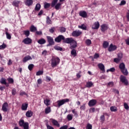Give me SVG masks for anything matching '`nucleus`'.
<instances>
[{"instance_id": "bb28decb", "label": "nucleus", "mask_w": 129, "mask_h": 129, "mask_svg": "<svg viewBox=\"0 0 129 129\" xmlns=\"http://www.w3.org/2000/svg\"><path fill=\"white\" fill-rule=\"evenodd\" d=\"M119 68L121 71L123 70V69H125V64H124V63L122 62L119 64Z\"/></svg>"}, {"instance_id": "4be33fe9", "label": "nucleus", "mask_w": 129, "mask_h": 129, "mask_svg": "<svg viewBox=\"0 0 129 129\" xmlns=\"http://www.w3.org/2000/svg\"><path fill=\"white\" fill-rule=\"evenodd\" d=\"M30 31L32 33H35V32L37 31V27L34 25H31L30 27Z\"/></svg>"}, {"instance_id": "a18cd8bd", "label": "nucleus", "mask_w": 129, "mask_h": 129, "mask_svg": "<svg viewBox=\"0 0 129 129\" xmlns=\"http://www.w3.org/2000/svg\"><path fill=\"white\" fill-rule=\"evenodd\" d=\"M59 31L61 33H65L66 32V28L63 27H61L59 28Z\"/></svg>"}, {"instance_id": "e433bc0d", "label": "nucleus", "mask_w": 129, "mask_h": 129, "mask_svg": "<svg viewBox=\"0 0 129 129\" xmlns=\"http://www.w3.org/2000/svg\"><path fill=\"white\" fill-rule=\"evenodd\" d=\"M100 118L101 122L102 123H104V121H105V116H104V115H101Z\"/></svg>"}, {"instance_id": "f03ea898", "label": "nucleus", "mask_w": 129, "mask_h": 129, "mask_svg": "<svg viewBox=\"0 0 129 129\" xmlns=\"http://www.w3.org/2000/svg\"><path fill=\"white\" fill-rule=\"evenodd\" d=\"M70 44V49L72 50L71 51V54L72 56L76 57L77 56V52L76 51V48H77V42L73 39V41Z\"/></svg>"}, {"instance_id": "3c124183", "label": "nucleus", "mask_w": 129, "mask_h": 129, "mask_svg": "<svg viewBox=\"0 0 129 129\" xmlns=\"http://www.w3.org/2000/svg\"><path fill=\"white\" fill-rule=\"evenodd\" d=\"M86 129H92V125L89 123L87 124Z\"/></svg>"}, {"instance_id": "c9c22d12", "label": "nucleus", "mask_w": 129, "mask_h": 129, "mask_svg": "<svg viewBox=\"0 0 129 129\" xmlns=\"http://www.w3.org/2000/svg\"><path fill=\"white\" fill-rule=\"evenodd\" d=\"M23 34L26 36V37H29V36H30V30L23 31Z\"/></svg>"}, {"instance_id": "c85d7f7f", "label": "nucleus", "mask_w": 129, "mask_h": 129, "mask_svg": "<svg viewBox=\"0 0 129 129\" xmlns=\"http://www.w3.org/2000/svg\"><path fill=\"white\" fill-rule=\"evenodd\" d=\"M51 112V107L50 106H47L45 109V113L46 114H48V113H50Z\"/></svg>"}, {"instance_id": "49530a36", "label": "nucleus", "mask_w": 129, "mask_h": 129, "mask_svg": "<svg viewBox=\"0 0 129 129\" xmlns=\"http://www.w3.org/2000/svg\"><path fill=\"white\" fill-rule=\"evenodd\" d=\"M24 129H29V123L25 122L24 125H23Z\"/></svg>"}, {"instance_id": "a211bd4d", "label": "nucleus", "mask_w": 129, "mask_h": 129, "mask_svg": "<svg viewBox=\"0 0 129 129\" xmlns=\"http://www.w3.org/2000/svg\"><path fill=\"white\" fill-rule=\"evenodd\" d=\"M29 60H32V57L30 55H27L23 58V62L26 63V62L29 61Z\"/></svg>"}, {"instance_id": "680f3d73", "label": "nucleus", "mask_w": 129, "mask_h": 129, "mask_svg": "<svg viewBox=\"0 0 129 129\" xmlns=\"http://www.w3.org/2000/svg\"><path fill=\"white\" fill-rule=\"evenodd\" d=\"M124 107L125 109L128 110V109H129L128 105H127V104L126 103H124Z\"/></svg>"}, {"instance_id": "4d7b16f0", "label": "nucleus", "mask_w": 129, "mask_h": 129, "mask_svg": "<svg viewBox=\"0 0 129 129\" xmlns=\"http://www.w3.org/2000/svg\"><path fill=\"white\" fill-rule=\"evenodd\" d=\"M86 108V107H85V104H83V105H82L80 107V110H85Z\"/></svg>"}, {"instance_id": "423d86ee", "label": "nucleus", "mask_w": 129, "mask_h": 129, "mask_svg": "<svg viewBox=\"0 0 129 129\" xmlns=\"http://www.w3.org/2000/svg\"><path fill=\"white\" fill-rule=\"evenodd\" d=\"M47 42L48 44L47 45V47H49V46H52L53 45H55V41H54V39H53V37L51 36H46Z\"/></svg>"}, {"instance_id": "79ce46f5", "label": "nucleus", "mask_w": 129, "mask_h": 129, "mask_svg": "<svg viewBox=\"0 0 129 129\" xmlns=\"http://www.w3.org/2000/svg\"><path fill=\"white\" fill-rule=\"evenodd\" d=\"M67 118L68 120H72L73 119V115L71 114H68L67 116Z\"/></svg>"}, {"instance_id": "4c0bfd02", "label": "nucleus", "mask_w": 129, "mask_h": 129, "mask_svg": "<svg viewBox=\"0 0 129 129\" xmlns=\"http://www.w3.org/2000/svg\"><path fill=\"white\" fill-rule=\"evenodd\" d=\"M19 125L20 126H23L25 125V123H26V122H25V121L24 120V119H20L19 120Z\"/></svg>"}, {"instance_id": "69168bd1", "label": "nucleus", "mask_w": 129, "mask_h": 129, "mask_svg": "<svg viewBox=\"0 0 129 129\" xmlns=\"http://www.w3.org/2000/svg\"><path fill=\"white\" fill-rule=\"evenodd\" d=\"M94 59H97V58H99V54L95 53L94 55Z\"/></svg>"}, {"instance_id": "09e8293b", "label": "nucleus", "mask_w": 129, "mask_h": 129, "mask_svg": "<svg viewBox=\"0 0 129 129\" xmlns=\"http://www.w3.org/2000/svg\"><path fill=\"white\" fill-rule=\"evenodd\" d=\"M54 7L55 10H59V9H60V7H61V4L57 3Z\"/></svg>"}, {"instance_id": "052dcab7", "label": "nucleus", "mask_w": 129, "mask_h": 129, "mask_svg": "<svg viewBox=\"0 0 129 129\" xmlns=\"http://www.w3.org/2000/svg\"><path fill=\"white\" fill-rule=\"evenodd\" d=\"M120 61V58H114V62H115V63H118Z\"/></svg>"}, {"instance_id": "6e6d98bb", "label": "nucleus", "mask_w": 129, "mask_h": 129, "mask_svg": "<svg viewBox=\"0 0 129 129\" xmlns=\"http://www.w3.org/2000/svg\"><path fill=\"white\" fill-rule=\"evenodd\" d=\"M126 4V2L124 0H122L121 1L120 3L119 4V6H124Z\"/></svg>"}, {"instance_id": "4468645a", "label": "nucleus", "mask_w": 129, "mask_h": 129, "mask_svg": "<svg viewBox=\"0 0 129 129\" xmlns=\"http://www.w3.org/2000/svg\"><path fill=\"white\" fill-rule=\"evenodd\" d=\"M8 107H9V104L8 102H5L2 106V110L4 112H7L8 111Z\"/></svg>"}, {"instance_id": "338daca9", "label": "nucleus", "mask_w": 129, "mask_h": 129, "mask_svg": "<svg viewBox=\"0 0 129 129\" xmlns=\"http://www.w3.org/2000/svg\"><path fill=\"white\" fill-rule=\"evenodd\" d=\"M113 85H114L113 82H110L108 83V86H111V87H112Z\"/></svg>"}, {"instance_id": "de8ad7c7", "label": "nucleus", "mask_w": 129, "mask_h": 129, "mask_svg": "<svg viewBox=\"0 0 129 129\" xmlns=\"http://www.w3.org/2000/svg\"><path fill=\"white\" fill-rule=\"evenodd\" d=\"M33 68H34V64H30L28 66V69L30 71H32L33 70Z\"/></svg>"}, {"instance_id": "72a5a7b5", "label": "nucleus", "mask_w": 129, "mask_h": 129, "mask_svg": "<svg viewBox=\"0 0 129 129\" xmlns=\"http://www.w3.org/2000/svg\"><path fill=\"white\" fill-rule=\"evenodd\" d=\"M40 9H41V5L40 4H36L35 8V11H36L37 12H39V10Z\"/></svg>"}, {"instance_id": "864d4df0", "label": "nucleus", "mask_w": 129, "mask_h": 129, "mask_svg": "<svg viewBox=\"0 0 129 129\" xmlns=\"http://www.w3.org/2000/svg\"><path fill=\"white\" fill-rule=\"evenodd\" d=\"M6 48H7V45L5 43H3L2 45H0V50L6 49Z\"/></svg>"}, {"instance_id": "f8f14e48", "label": "nucleus", "mask_w": 129, "mask_h": 129, "mask_svg": "<svg viewBox=\"0 0 129 129\" xmlns=\"http://www.w3.org/2000/svg\"><path fill=\"white\" fill-rule=\"evenodd\" d=\"M0 83H1V84H4V85H5L6 87H9V86H10L9 83H7V79H6V78H2L1 79Z\"/></svg>"}, {"instance_id": "58836bf2", "label": "nucleus", "mask_w": 129, "mask_h": 129, "mask_svg": "<svg viewBox=\"0 0 129 129\" xmlns=\"http://www.w3.org/2000/svg\"><path fill=\"white\" fill-rule=\"evenodd\" d=\"M7 80L9 83V84H14V79L12 78H8Z\"/></svg>"}, {"instance_id": "cd10ccee", "label": "nucleus", "mask_w": 129, "mask_h": 129, "mask_svg": "<svg viewBox=\"0 0 129 129\" xmlns=\"http://www.w3.org/2000/svg\"><path fill=\"white\" fill-rule=\"evenodd\" d=\"M51 7V4L47 2L44 3V8L45 10L49 9Z\"/></svg>"}, {"instance_id": "7c9ffc66", "label": "nucleus", "mask_w": 129, "mask_h": 129, "mask_svg": "<svg viewBox=\"0 0 129 129\" xmlns=\"http://www.w3.org/2000/svg\"><path fill=\"white\" fill-rule=\"evenodd\" d=\"M109 45V43H108V42L106 41L103 42V47L104 49H106V48H107Z\"/></svg>"}, {"instance_id": "6e6552de", "label": "nucleus", "mask_w": 129, "mask_h": 129, "mask_svg": "<svg viewBox=\"0 0 129 129\" xmlns=\"http://www.w3.org/2000/svg\"><path fill=\"white\" fill-rule=\"evenodd\" d=\"M82 34V32L80 31V30H75L72 33L73 37H79Z\"/></svg>"}, {"instance_id": "0eeeda50", "label": "nucleus", "mask_w": 129, "mask_h": 129, "mask_svg": "<svg viewBox=\"0 0 129 129\" xmlns=\"http://www.w3.org/2000/svg\"><path fill=\"white\" fill-rule=\"evenodd\" d=\"M97 103V100L96 99H92L89 101L88 105L90 107H92V106H95Z\"/></svg>"}, {"instance_id": "2f4dec72", "label": "nucleus", "mask_w": 129, "mask_h": 129, "mask_svg": "<svg viewBox=\"0 0 129 129\" xmlns=\"http://www.w3.org/2000/svg\"><path fill=\"white\" fill-rule=\"evenodd\" d=\"M78 28L79 29H82V30H84L85 31H86L87 30V27H86V26L84 24H82L81 26H79Z\"/></svg>"}, {"instance_id": "f257e3e1", "label": "nucleus", "mask_w": 129, "mask_h": 129, "mask_svg": "<svg viewBox=\"0 0 129 129\" xmlns=\"http://www.w3.org/2000/svg\"><path fill=\"white\" fill-rule=\"evenodd\" d=\"M55 42L56 43H61V41H62V43L64 44H71L73 41V38H67L62 35H58L54 39Z\"/></svg>"}, {"instance_id": "7ed1b4c3", "label": "nucleus", "mask_w": 129, "mask_h": 129, "mask_svg": "<svg viewBox=\"0 0 129 129\" xmlns=\"http://www.w3.org/2000/svg\"><path fill=\"white\" fill-rule=\"evenodd\" d=\"M51 66L52 68H55V67H57L58 65H59L60 63V58L57 56H53L51 59Z\"/></svg>"}, {"instance_id": "2eb2a0df", "label": "nucleus", "mask_w": 129, "mask_h": 129, "mask_svg": "<svg viewBox=\"0 0 129 129\" xmlns=\"http://www.w3.org/2000/svg\"><path fill=\"white\" fill-rule=\"evenodd\" d=\"M51 122L53 125H54V126H57V127H60V124H59L58 121H57L55 119H51Z\"/></svg>"}, {"instance_id": "c03bdc74", "label": "nucleus", "mask_w": 129, "mask_h": 129, "mask_svg": "<svg viewBox=\"0 0 129 129\" xmlns=\"http://www.w3.org/2000/svg\"><path fill=\"white\" fill-rule=\"evenodd\" d=\"M54 48L57 51H62L63 50V48H62V47L58 46H54Z\"/></svg>"}, {"instance_id": "774afa93", "label": "nucleus", "mask_w": 129, "mask_h": 129, "mask_svg": "<svg viewBox=\"0 0 129 129\" xmlns=\"http://www.w3.org/2000/svg\"><path fill=\"white\" fill-rule=\"evenodd\" d=\"M126 18L127 19V21L129 22V12L126 13Z\"/></svg>"}, {"instance_id": "c756f323", "label": "nucleus", "mask_w": 129, "mask_h": 129, "mask_svg": "<svg viewBox=\"0 0 129 129\" xmlns=\"http://www.w3.org/2000/svg\"><path fill=\"white\" fill-rule=\"evenodd\" d=\"M57 3H58V0H52L51 4V8H54L57 5Z\"/></svg>"}, {"instance_id": "5701e85b", "label": "nucleus", "mask_w": 129, "mask_h": 129, "mask_svg": "<svg viewBox=\"0 0 129 129\" xmlns=\"http://www.w3.org/2000/svg\"><path fill=\"white\" fill-rule=\"evenodd\" d=\"M121 72L124 75V76H127L128 75V72L127 71V69L125 68L124 69L122 70Z\"/></svg>"}, {"instance_id": "ddd939ff", "label": "nucleus", "mask_w": 129, "mask_h": 129, "mask_svg": "<svg viewBox=\"0 0 129 129\" xmlns=\"http://www.w3.org/2000/svg\"><path fill=\"white\" fill-rule=\"evenodd\" d=\"M107 30H108V25L105 24H103L102 25H101V31L103 33H104L105 31Z\"/></svg>"}, {"instance_id": "0e129e2a", "label": "nucleus", "mask_w": 129, "mask_h": 129, "mask_svg": "<svg viewBox=\"0 0 129 129\" xmlns=\"http://www.w3.org/2000/svg\"><path fill=\"white\" fill-rule=\"evenodd\" d=\"M68 125H64L62 126H61L59 129H68Z\"/></svg>"}, {"instance_id": "393cba45", "label": "nucleus", "mask_w": 129, "mask_h": 129, "mask_svg": "<svg viewBox=\"0 0 129 129\" xmlns=\"http://www.w3.org/2000/svg\"><path fill=\"white\" fill-rule=\"evenodd\" d=\"M33 115V112L31 110H28L26 113V116L27 117H31Z\"/></svg>"}, {"instance_id": "9d476101", "label": "nucleus", "mask_w": 129, "mask_h": 129, "mask_svg": "<svg viewBox=\"0 0 129 129\" xmlns=\"http://www.w3.org/2000/svg\"><path fill=\"white\" fill-rule=\"evenodd\" d=\"M32 39L27 37L25 38L23 41L22 42L25 44L26 45H30V44H32Z\"/></svg>"}, {"instance_id": "412c9836", "label": "nucleus", "mask_w": 129, "mask_h": 129, "mask_svg": "<svg viewBox=\"0 0 129 129\" xmlns=\"http://www.w3.org/2000/svg\"><path fill=\"white\" fill-rule=\"evenodd\" d=\"M37 42L38 44H40V45H44V44H45L46 43V40L44 38H41L37 41Z\"/></svg>"}, {"instance_id": "a878e982", "label": "nucleus", "mask_w": 129, "mask_h": 129, "mask_svg": "<svg viewBox=\"0 0 129 129\" xmlns=\"http://www.w3.org/2000/svg\"><path fill=\"white\" fill-rule=\"evenodd\" d=\"M50 99H44V103L46 106L50 105Z\"/></svg>"}, {"instance_id": "b1692460", "label": "nucleus", "mask_w": 129, "mask_h": 129, "mask_svg": "<svg viewBox=\"0 0 129 129\" xmlns=\"http://www.w3.org/2000/svg\"><path fill=\"white\" fill-rule=\"evenodd\" d=\"M93 86V83L91 81H89L86 83V87L87 88H90V87H92Z\"/></svg>"}, {"instance_id": "9b49d317", "label": "nucleus", "mask_w": 129, "mask_h": 129, "mask_svg": "<svg viewBox=\"0 0 129 129\" xmlns=\"http://www.w3.org/2000/svg\"><path fill=\"white\" fill-rule=\"evenodd\" d=\"M116 49H117V46H116V45H113V44L111 43L108 48V51H109V52H112L115 51Z\"/></svg>"}, {"instance_id": "a19ab883", "label": "nucleus", "mask_w": 129, "mask_h": 129, "mask_svg": "<svg viewBox=\"0 0 129 129\" xmlns=\"http://www.w3.org/2000/svg\"><path fill=\"white\" fill-rule=\"evenodd\" d=\"M19 4H20L19 1H13L12 5L14 7H19Z\"/></svg>"}, {"instance_id": "e2e57ef3", "label": "nucleus", "mask_w": 129, "mask_h": 129, "mask_svg": "<svg viewBox=\"0 0 129 129\" xmlns=\"http://www.w3.org/2000/svg\"><path fill=\"white\" fill-rule=\"evenodd\" d=\"M35 35H37L38 36H41L42 35V31H36Z\"/></svg>"}, {"instance_id": "13d9d810", "label": "nucleus", "mask_w": 129, "mask_h": 129, "mask_svg": "<svg viewBox=\"0 0 129 129\" xmlns=\"http://www.w3.org/2000/svg\"><path fill=\"white\" fill-rule=\"evenodd\" d=\"M46 127H47V129H55V128H54L53 127V126H52L49 125V124H48V123H46Z\"/></svg>"}, {"instance_id": "dca6fc26", "label": "nucleus", "mask_w": 129, "mask_h": 129, "mask_svg": "<svg viewBox=\"0 0 129 129\" xmlns=\"http://www.w3.org/2000/svg\"><path fill=\"white\" fill-rule=\"evenodd\" d=\"M79 16L82 17V18H87V13L85 11H80Z\"/></svg>"}, {"instance_id": "f704fd0d", "label": "nucleus", "mask_w": 129, "mask_h": 129, "mask_svg": "<svg viewBox=\"0 0 129 129\" xmlns=\"http://www.w3.org/2000/svg\"><path fill=\"white\" fill-rule=\"evenodd\" d=\"M110 109L112 112H115L116 111H117V107H116V106H111Z\"/></svg>"}, {"instance_id": "bf43d9fd", "label": "nucleus", "mask_w": 129, "mask_h": 129, "mask_svg": "<svg viewBox=\"0 0 129 129\" xmlns=\"http://www.w3.org/2000/svg\"><path fill=\"white\" fill-rule=\"evenodd\" d=\"M20 95L21 96H23V95H28V94L26 92H25L24 91H20Z\"/></svg>"}, {"instance_id": "f3484780", "label": "nucleus", "mask_w": 129, "mask_h": 129, "mask_svg": "<svg viewBox=\"0 0 129 129\" xmlns=\"http://www.w3.org/2000/svg\"><path fill=\"white\" fill-rule=\"evenodd\" d=\"M98 67L99 68L100 70L102 71L103 72H105V69L104 67V65L102 63H99L98 64Z\"/></svg>"}, {"instance_id": "37998d69", "label": "nucleus", "mask_w": 129, "mask_h": 129, "mask_svg": "<svg viewBox=\"0 0 129 129\" xmlns=\"http://www.w3.org/2000/svg\"><path fill=\"white\" fill-rule=\"evenodd\" d=\"M87 46H90L91 45V40L90 39H87L85 41Z\"/></svg>"}, {"instance_id": "473e14b6", "label": "nucleus", "mask_w": 129, "mask_h": 129, "mask_svg": "<svg viewBox=\"0 0 129 129\" xmlns=\"http://www.w3.org/2000/svg\"><path fill=\"white\" fill-rule=\"evenodd\" d=\"M46 24L47 25H52V21L48 16L46 17Z\"/></svg>"}, {"instance_id": "20e7f679", "label": "nucleus", "mask_w": 129, "mask_h": 129, "mask_svg": "<svg viewBox=\"0 0 129 129\" xmlns=\"http://www.w3.org/2000/svg\"><path fill=\"white\" fill-rule=\"evenodd\" d=\"M70 101V100L68 98L63 99L60 100H58L57 101V105L58 107H60V106H62L63 104H65L66 102H69Z\"/></svg>"}, {"instance_id": "aec40b11", "label": "nucleus", "mask_w": 129, "mask_h": 129, "mask_svg": "<svg viewBox=\"0 0 129 129\" xmlns=\"http://www.w3.org/2000/svg\"><path fill=\"white\" fill-rule=\"evenodd\" d=\"M22 110H27L28 109V103H23L21 106Z\"/></svg>"}, {"instance_id": "6ab92c4d", "label": "nucleus", "mask_w": 129, "mask_h": 129, "mask_svg": "<svg viewBox=\"0 0 129 129\" xmlns=\"http://www.w3.org/2000/svg\"><path fill=\"white\" fill-rule=\"evenodd\" d=\"M25 4L28 7H30L33 5V0H26L25 1Z\"/></svg>"}, {"instance_id": "8fccbe9b", "label": "nucleus", "mask_w": 129, "mask_h": 129, "mask_svg": "<svg viewBox=\"0 0 129 129\" xmlns=\"http://www.w3.org/2000/svg\"><path fill=\"white\" fill-rule=\"evenodd\" d=\"M43 72L42 71H39L36 74V76H40V75H43Z\"/></svg>"}, {"instance_id": "5fc2aeb1", "label": "nucleus", "mask_w": 129, "mask_h": 129, "mask_svg": "<svg viewBox=\"0 0 129 129\" xmlns=\"http://www.w3.org/2000/svg\"><path fill=\"white\" fill-rule=\"evenodd\" d=\"M6 35L7 38L8 39V40H11V39H12V36L10 33H7Z\"/></svg>"}, {"instance_id": "603ef678", "label": "nucleus", "mask_w": 129, "mask_h": 129, "mask_svg": "<svg viewBox=\"0 0 129 129\" xmlns=\"http://www.w3.org/2000/svg\"><path fill=\"white\" fill-rule=\"evenodd\" d=\"M12 95H16L17 94V89L14 88L12 90Z\"/></svg>"}, {"instance_id": "1a4fd4ad", "label": "nucleus", "mask_w": 129, "mask_h": 129, "mask_svg": "<svg viewBox=\"0 0 129 129\" xmlns=\"http://www.w3.org/2000/svg\"><path fill=\"white\" fill-rule=\"evenodd\" d=\"M100 27V24L99 22L97 21L94 23L93 25L92 26V30H98Z\"/></svg>"}, {"instance_id": "39448f33", "label": "nucleus", "mask_w": 129, "mask_h": 129, "mask_svg": "<svg viewBox=\"0 0 129 129\" xmlns=\"http://www.w3.org/2000/svg\"><path fill=\"white\" fill-rule=\"evenodd\" d=\"M120 81L123 83L124 85L127 86L128 85V81L126 79V77L123 75H120Z\"/></svg>"}, {"instance_id": "ea45409f", "label": "nucleus", "mask_w": 129, "mask_h": 129, "mask_svg": "<svg viewBox=\"0 0 129 129\" xmlns=\"http://www.w3.org/2000/svg\"><path fill=\"white\" fill-rule=\"evenodd\" d=\"M55 30H56V28L55 27H51L49 30V33H51V34H54L55 33Z\"/></svg>"}]
</instances>
